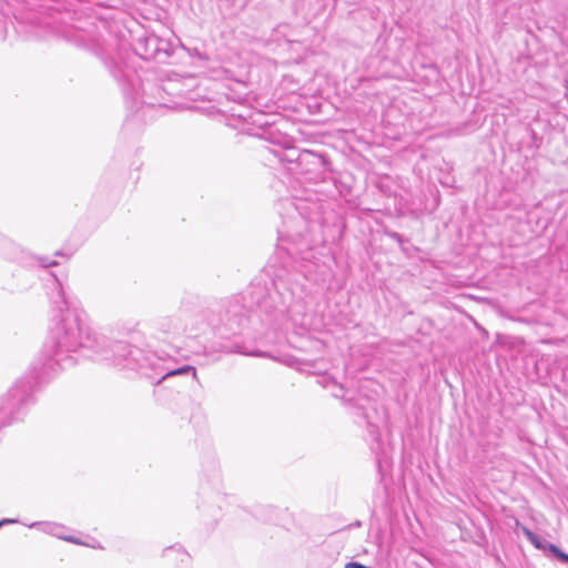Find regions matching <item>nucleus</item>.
<instances>
[{"label": "nucleus", "instance_id": "obj_1", "mask_svg": "<svg viewBox=\"0 0 568 568\" xmlns=\"http://www.w3.org/2000/svg\"><path fill=\"white\" fill-rule=\"evenodd\" d=\"M306 277L297 272L278 270L272 281V287L265 290L260 285H251L245 292L226 297L221 303V325L216 328L221 339L219 351L227 354H241L253 357H265L266 353L251 349L237 337L231 338L229 332L236 336L245 325L254 305L268 314L290 315L291 318L304 316L307 310L310 293L305 285Z\"/></svg>", "mask_w": 568, "mask_h": 568}, {"label": "nucleus", "instance_id": "obj_2", "mask_svg": "<svg viewBox=\"0 0 568 568\" xmlns=\"http://www.w3.org/2000/svg\"><path fill=\"white\" fill-rule=\"evenodd\" d=\"M55 283L59 300L53 301V305L60 317L44 344L45 361L40 369L41 375L55 372L57 367L74 365L79 356L95 357L100 353V346L104 344V336L93 332L77 311L70 310V302L58 278Z\"/></svg>", "mask_w": 568, "mask_h": 568}, {"label": "nucleus", "instance_id": "obj_3", "mask_svg": "<svg viewBox=\"0 0 568 568\" xmlns=\"http://www.w3.org/2000/svg\"><path fill=\"white\" fill-rule=\"evenodd\" d=\"M95 358L108 361L119 369H128L148 378H154L153 372L161 366V358L151 351H145L122 341L100 346Z\"/></svg>", "mask_w": 568, "mask_h": 568}, {"label": "nucleus", "instance_id": "obj_4", "mask_svg": "<svg viewBox=\"0 0 568 568\" xmlns=\"http://www.w3.org/2000/svg\"><path fill=\"white\" fill-rule=\"evenodd\" d=\"M110 72L113 78L122 87L125 94H131L134 99L140 98L141 103L146 105H166L164 94H175L173 83L169 82L166 87H160L150 82H139L135 71L130 69L122 62H112L109 65Z\"/></svg>", "mask_w": 568, "mask_h": 568}, {"label": "nucleus", "instance_id": "obj_5", "mask_svg": "<svg viewBox=\"0 0 568 568\" xmlns=\"http://www.w3.org/2000/svg\"><path fill=\"white\" fill-rule=\"evenodd\" d=\"M41 376L39 373L38 375L20 378L0 398V429L20 419L27 408L33 404V390Z\"/></svg>", "mask_w": 568, "mask_h": 568}, {"label": "nucleus", "instance_id": "obj_6", "mask_svg": "<svg viewBox=\"0 0 568 568\" xmlns=\"http://www.w3.org/2000/svg\"><path fill=\"white\" fill-rule=\"evenodd\" d=\"M285 160L291 164V172L302 175L310 182L316 183L324 178L325 160L320 154L308 150H291L286 153Z\"/></svg>", "mask_w": 568, "mask_h": 568}, {"label": "nucleus", "instance_id": "obj_7", "mask_svg": "<svg viewBox=\"0 0 568 568\" xmlns=\"http://www.w3.org/2000/svg\"><path fill=\"white\" fill-rule=\"evenodd\" d=\"M286 204L294 207L297 214L308 222H320L322 205L318 201L307 199H295L285 201Z\"/></svg>", "mask_w": 568, "mask_h": 568}, {"label": "nucleus", "instance_id": "obj_8", "mask_svg": "<svg viewBox=\"0 0 568 568\" xmlns=\"http://www.w3.org/2000/svg\"><path fill=\"white\" fill-rule=\"evenodd\" d=\"M29 528H37L41 530L44 534L54 536L59 539L75 544V545H82V541L79 538H75L73 536H65L62 534V531L65 529L63 525L52 523V521H34L32 524L27 525Z\"/></svg>", "mask_w": 568, "mask_h": 568}, {"label": "nucleus", "instance_id": "obj_9", "mask_svg": "<svg viewBox=\"0 0 568 568\" xmlns=\"http://www.w3.org/2000/svg\"><path fill=\"white\" fill-rule=\"evenodd\" d=\"M143 43H144L143 52H140L139 48L135 49L138 54L141 58H143L145 60L159 58V55L162 52V49L160 48V44L162 43V41L156 36L145 37L143 40ZM163 52L165 53L164 50H163Z\"/></svg>", "mask_w": 568, "mask_h": 568}, {"label": "nucleus", "instance_id": "obj_10", "mask_svg": "<svg viewBox=\"0 0 568 568\" xmlns=\"http://www.w3.org/2000/svg\"><path fill=\"white\" fill-rule=\"evenodd\" d=\"M186 374H191L194 379H197V374H196V369L194 366L184 365V366L175 368V369L165 371L163 367L162 359H161V366L156 371L153 372L154 378L160 376V378L156 382L158 384L161 383V381H163L170 376L186 375Z\"/></svg>", "mask_w": 568, "mask_h": 568}, {"label": "nucleus", "instance_id": "obj_11", "mask_svg": "<svg viewBox=\"0 0 568 568\" xmlns=\"http://www.w3.org/2000/svg\"><path fill=\"white\" fill-rule=\"evenodd\" d=\"M537 549L549 552L561 562H568V554L564 552L559 547L544 538L540 539L539 545H537Z\"/></svg>", "mask_w": 568, "mask_h": 568}, {"label": "nucleus", "instance_id": "obj_12", "mask_svg": "<svg viewBox=\"0 0 568 568\" xmlns=\"http://www.w3.org/2000/svg\"><path fill=\"white\" fill-rule=\"evenodd\" d=\"M156 325L164 333H175L181 328V325L171 317L160 318Z\"/></svg>", "mask_w": 568, "mask_h": 568}, {"label": "nucleus", "instance_id": "obj_13", "mask_svg": "<svg viewBox=\"0 0 568 568\" xmlns=\"http://www.w3.org/2000/svg\"><path fill=\"white\" fill-rule=\"evenodd\" d=\"M525 535L528 538V540L537 548V545H539L540 537L530 531L529 529H525Z\"/></svg>", "mask_w": 568, "mask_h": 568}, {"label": "nucleus", "instance_id": "obj_14", "mask_svg": "<svg viewBox=\"0 0 568 568\" xmlns=\"http://www.w3.org/2000/svg\"><path fill=\"white\" fill-rule=\"evenodd\" d=\"M386 234L388 237H390L392 240H395L398 243L403 242V236L397 232H387Z\"/></svg>", "mask_w": 568, "mask_h": 568}, {"label": "nucleus", "instance_id": "obj_15", "mask_svg": "<svg viewBox=\"0 0 568 568\" xmlns=\"http://www.w3.org/2000/svg\"><path fill=\"white\" fill-rule=\"evenodd\" d=\"M345 568H371V567H367V566L356 562V561H351V562L346 564Z\"/></svg>", "mask_w": 568, "mask_h": 568}, {"label": "nucleus", "instance_id": "obj_16", "mask_svg": "<svg viewBox=\"0 0 568 568\" xmlns=\"http://www.w3.org/2000/svg\"><path fill=\"white\" fill-rule=\"evenodd\" d=\"M40 262L43 267L53 266L57 264L55 261H48V258H40Z\"/></svg>", "mask_w": 568, "mask_h": 568}, {"label": "nucleus", "instance_id": "obj_17", "mask_svg": "<svg viewBox=\"0 0 568 568\" xmlns=\"http://www.w3.org/2000/svg\"><path fill=\"white\" fill-rule=\"evenodd\" d=\"M252 122L258 124L261 128L270 125L268 121L262 122L260 119H253Z\"/></svg>", "mask_w": 568, "mask_h": 568}, {"label": "nucleus", "instance_id": "obj_18", "mask_svg": "<svg viewBox=\"0 0 568 568\" xmlns=\"http://www.w3.org/2000/svg\"><path fill=\"white\" fill-rule=\"evenodd\" d=\"M1 521H4V525H7V524H16V523H18V520H17V519H2Z\"/></svg>", "mask_w": 568, "mask_h": 568}, {"label": "nucleus", "instance_id": "obj_19", "mask_svg": "<svg viewBox=\"0 0 568 568\" xmlns=\"http://www.w3.org/2000/svg\"><path fill=\"white\" fill-rule=\"evenodd\" d=\"M255 116L263 118L264 115L262 113H256Z\"/></svg>", "mask_w": 568, "mask_h": 568}, {"label": "nucleus", "instance_id": "obj_20", "mask_svg": "<svg viewBox=\"0 0 568 568\" xmlns=\"http://www.w3.org/2000/svg\"><path fill=\"white\" fill-rule=\"evenodd\" d=\"M4 525V521H0V527H2Z\"/></svg>", "mask_w": 568, "mask_h": 568}]
</instances>
